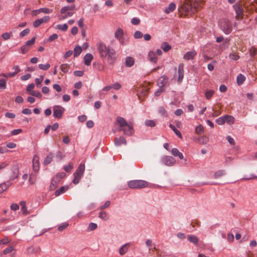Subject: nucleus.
Segmentation results:
<instances>
[{"label":"nucleus","mask_w":257,"mask_h":257,"mask_svg":"<svg viewBox=\"0 0 257 257\" xmlns=\"http://www.w3.org/2000/svg\"><path fill=\"white\" fill-rule=\"evenodd\" d=\"M97 49L100 57L106 59L108 64H112L115 62L117 59V55L114 49L107 47L102 42L97 43Z\"/></svg>","instance_id":"1"},{"label":"nucleus","mask_w":257,"mask_h":257,"mask_svg":"<svg viewBox=\"0 0 257 257\" xmlns=\"http://www.w3.org/2000/svg\"><path fill=\"white\" fill-rule=\"evenodd\" d=\"M116 122L119 125V131H122L125 135L131 136L134 133L133 126L131 123H128L124 118L118 116L116 118Z\"/></svg>","instance_id":"2"},{"label":"nucleus","mask_w":257,"mask_h":257,"mask_svg":"<svg viewBox=\"0 0 257 257\" xmlns=\"http://www.w3.org/2000/svg\"><path fill=\"white\" fill-rule=\"evenodd\" d=\"M148 182L142 180H134L128 182L127 185L131 189H142L148 186Z\"/></svg>","instance_id":"3"},{"label":"nucleus","mask_w":257,"mask_h":257,"mask_svg":"<svg viewBox=\"0 0 257 257\" xmlns=\"http://www.w3.org/2000/svg\"><path fill=\"white\" fill-rule=\"evenodd\" d=\"M85 170V165L83 164H80L78 166L76 172L73 174L74 179L73 182L75 184H77L82 176Z\"/></svg>","instance_id":"4"},{"label":"nucleus","mask_w":257,"mask_h":257,"mask_svg":"<svg viewBox=\"0 0 257 257\" xmlns=\"http://www.w3.org/2000/svg\"><path fill=\"white\" fill-rule=\"evenodd\" d=\"M219 26L222 31L226 34H229L232 30L230 22L226 19H222L219 23Z\"/></svg>","instance_id":"5"},{"label":"nucleus","mask_w":257,"mask_h":257,"mask_svg":"<svg viewBox=\"0 0 257 257\" xmlns=\"http://www.w3.org/2000/svg\"><path fill=\"white\" fill-rule=\"evenodd\" d=\"M192 9L191 5L187 3H185L179 8L178 10L181 15H186L190 12Z\"/></svg>","instance_id":"6"},{"label":"nucleus","mask_w":257,"mask_h":257,"mask_svg":"<svg viewBox=\"0 0 257 257\" xmlns=\"http://www.w3.org/2000/svg\"><path fill=\"white\" fill-rule=\"evenodd\" d=\"M162 162L167 166H172L175 164L176 160L171 156H165L162 158Z\"/></svg>","instance_id":"7"},{"label":"nucleus","mask_w":257,"mask_h":257,"mask_svg":"<svg viewBox=\"0 0 257 257\" xmlns=\"http://www.w3.org/2000/svg\"><path fill=\"white\" fill-rule=\"evenodd\" d=\"M64 108L62 106L56 105L53 107V115L56 117L60 118L62 117L64 111Z\"/></svg>","instance_id":"8"},{"label":"nucleus","mask_w":257,"mask_h":257,"mask_svg":"<svg viewBox=\"0 0 257 257\" xmlns=\"http://www.w3.org/2000/svg\"><path fill=\"white\" fill-rule=\"evenodd\" d=\"M12 174L10 176V180H13L19 177V168L17 165L13 166L11 168Z\"/></svg>","instance_id":"9"},{"label":"nucleus","mask_w":257,"mask_h":257,"mask_svg":"<svg viewBox=\"0 0 257 257\" xmlns=\"http://www.w3.org/2000/svg\"><path fill=\"white\" fill-rule=\"evenodd\" d=\"M233 7L236 15V19L238 20L241 19L243 17V9L238 5H235Z\"/></svg>","instance_id":"10"},{"label":"nucleus","mask_w":257,"mask_h":257,"mask_svg":"<svg viewBox=\"0 0 257 257\" xmlns=\"http://www.w3.org/2000/svg\"><path fill=\"white\" fill-rule=\"evenodd\" d=\"M49 20L50 17L49 16H44L43 18L41 19H37L36 21H35L33 23V26L35 28H37L42 24L48 22Z\"/></svg>","instance_id":"11"},{"label":"nucleus","mask_w":257,"mask_h":257,"mask_svg":"<svg viewBox=\"0 0 257 257\" xmlns=\"http://www.w3.org/2000/svg\"><path fill=\"white\" fill-rule=\"evenodd\" d=\"M184 65L183 64L181 63L178 66V81L179 83H181L184 77Z\"/></svg>","instance_id":"12"},{"label":"nucleus","mask_w":257,"mask_h":257,"mask_svg":"<svg viewBox=\"0 0 257 257\" xmlns=\"http://www.w3.org/2000/svg\"><path fill=\"white\" fill-rule=\"evenodd\" d=\"M33 167L35 171H38L39 169V157L35 155L33 159Z\"/></svg>","instance_id":"13"},{"label":"nucleus","mask_w":257,"mask_h":257,"mask_svg":"<svg viewBox=\"0 0 257 257\" xmlns=\"http://www.w3.org/2000/svg\"><path fill=\"white\" fill-rule=\"evenodd\" d=\"M196 55L197 52L194 50L189 51L184 54L183 58L187 60H191L193 59Z\"/></svg>","instance_id":"14"},{"label":"nucleus","mask_w":257,"mask_h":257,"mask_svg":"<svg viewBox=\"0 0 257 257\" xmlns=\"http://www.w3.org/2000/svg\"><path fill=\"white\" fill-rule=\"evenodd\" d=\"M168 82V78L165 76H162L158 80V85L160 87H164Z\"/></svg>","instance_id":"15"},{"label":"nucleus","mask_w":257,"mask_h":257,"mask_svg":"<svg viewBox=\"0 0 257 257\" xmlns=\"http://www.w3.org/2000/svg\"><path fill=\"white\" fill-rule=\"evenodd\" d=\"M114 144L116 146H119L122 144L126 145V141L123 137L115 138L114 139Z\"/></svg>","instance_id":"16"},{"label":"nucleus","mask_w":257,"mask_h":257,"mask_svg":"<svg viewBox=\"0 0 257 257\" xmlns=\"http://www.w3.org/2000/svg\"><path fill=\"white\" fill-rule=\"evenodd\" d=\"M93 56L90 54H86L84 57V63L87 66H89L91 64V61L93 59Z\"/></svg>","instance_id":"17"},{"label":"nucleus","mask_w":257,"mask_h":257,"mask_svg":"<svg viewBox=\"0 0 257 257\" xmlns=\"http://www.w3.org/2000/svg\"><path fill=\"white\" fill-rule=\"evenodd\" d=\"M12 185V183L10 181H8L0 184V194L6 191Z\"/></svg>","instance_id":"18"},{"label":"nucleus","mask_w":257,"mask_h":257,"mask_svg":"<svg viewBox=\"0 0 257 257\" xmlns=\"http://www.w3.org/2000/svg\"><path fill=\"white\" fill-rule=\"evenodd\" d=\"M187 238L190 242L194 243L195 245H198L199 239L196 235H188L187 236Z\"/></svg>","instance_id":"19"},{"label":"nucleus","mask_w":257,"mask_h":257,"mask_svg":"<svg viewBox=\"0 0 257 257\" xmlns=\"http://www.w3.org/2000/svg\"><path fill=\"white\" fill-rule=\"evenodd\" d=\"M150 87H149V84H146L145 86H143L142 88H140L139 91L143 96H146L148 94Z\"/></svg>","instance_id":"20"},{"label":"nucleus","mask_w":257,"mask_h":257,"mask_svg":"<svg viewBox=\"0 0 257 257\" xmlns=\"http://www.w3.org/2000/svg\"><path fill=\"white\" fill-rule=\"evenodd\" d=\"M176 9V5L174 3H171L169 4L168 8H167L164 12L166 14H169L171 12H172Z\"/></svg>","instance_id":"21"},{"label":"nucleus","mask_w":257,"mask_h":257,"mask_svg":"<svg viewBox=\"0 0 257 257\" xmlns=\"http://www.w3.org/2000/svg\"><path fill=\"white\" fill-rule=\"evenodd\" d=\"M148 57L150 61L156 63L157 61V57L155 52L151 51L149 53Z\"/></svg>","instance_id":"22"},{"label":"nucleus","mask_w":257,"mask_h":257,"mask_svg":"<svg viewBox=\"0 0 257 257\" xmlns=\"http://www.w3.org/2000/svg\"><path fill=\"white\" fill-rule=\"evenodd\" d=\"M68 189V186H62L59 189L55 191V195L56 196H59L61 194H62L64 193L66 191H67Z\"/></svg>","instance_id":"23"},{"label":"nucleus","mask_w":257,"mask_h":257,"mask_svg":"<svg viewBox=\"0 0 257 257\" xmlns=\"http://www.w3.org/2000/svg\"><path fill=\"white\" fill-rule=\"evenodd\" d=\"M134 59L131 57H127L125 58V65L127 67H132L134 64Z\"/></svg>","instance_id":"24"},{"label":"nucleus","mask_w":257,"mask_h":257,"mask_svg":"<svg viewBox=\"0 0 257 257\" xmlns=\"http://www.w3.org/2000/svg\"><path fill=\"white\" fill-rule=\"evenodd\" d=\"M74 8V5L71 6H65L62 8L60 12L61 14H65L67 12L73 11Z\"/></svg>","instance_id":"25"},{"label":"nucleus","mask_w":257,"mask_h":257,"mask_svg":"<svg viewBox=\"0 0 257 257\" xmlns=\"http://www.w3.org/2000/svg\"><path fill=\"white\" fill-rule=\"evenodd\" d=\"M229 58L233 60H237L240 58L238 53L237 52L232 51L229 54Z\"/></svg>","instance_id":"26"},{"label":"nucleus","mask_w":257,"mask_h":257,"mask_svg":"<svg viewBox=\"0 0 257 257\" xmlns=\"http://www.w3.org/2000/svg\"><path fill=\"white\" fill-rule=\"evenodd\" d=\"M73 13L71 12H67L65 14H61L59 16V19L60 20H63L67 18L68 17H71Z\"/></svg>","instance_id":"27"},{"label":"nucleus","mask_w":257,"mask_h":257,"mask_svg":"<svg viewBox=\"0 0 257 257\" xmlns=\"http://www.w3.org/2000/svg\"><path fill=\"white\" fill-rule=\"evenodd\" d=\"M128 244H125L122 245L119 250V252L120 255L124 254L127 251L128 248Z\"/></svg>","instance_id":"28"},{"label":"nucleus","mask_w":257,"mask_h":257,"mask_svg":"<svg viewBox=\"0 0 257 257\" xmlns=\"http://www.w3.org/2000/svg\"><path fill=\"white\" fill-rule=\"evenodd\" d=\"M225 174V171L223 170H218L215 172L214 177L215 179L219 178Z\"/></svg>","instance_id":"29"},{"label":"nucleus","mask_w":257,"mask_h":257,"mask_svg":"<svg viewBox=\"0 0 257 257\" xmlns=\"http://www.w3.org/2000/svg\"><path fill=\"white\" fill-rule=\"evenodd\" d=\"M53 155L52 153H50L45 159L44 163L45 165H48L50 164L53 159Z\"/></svg>","instance_id":"30"},{"label":"nucleus","mask_w":257,"mask_h":257,"mask_svg":"<svg viewBox=\"0 0 257 257\" xmlns=\"http://www.w3.org/2000/svg\"><path fill=\"white\" fill-rule=\"evenodd\" d=\"M245 79V76L243 75L240 74L237 77V84L239 85H241L243 83V82L244 81Z\"/></svg>","instance_id":"31"},{"label":"nucleus","mask_w":257,"mask_h":257,"mask_svg":"<svg viewBox=\"0 0 257 257\" xmlns=\"http://www.w3.org/2000/svg\"><path fill=\"white\" fill-rule=\"evenodd\" d=\"M225 117V122H226L229 124H231L234 123V117L231 115H224Z\"/></svg>","instance_id":"32"},{"label":"nucleus","mask_w":257,"mask_h":257,"mask_svg":"<svg viewBox=\"0 0 257 257\" xmlns=\"http://www.w3.org/2000/svg\"><path fill=\"white\" fill-rule=\"evenodd\" d=\"M82 52V48L80 46H76L74 48V56L77 57Z\"/></svg>","instance_id":"33"},{"label":"nucleus","mask_w":257,"mask_h":257,"mask_svg":"<svg viewBox=\"0 0 257 257\" xmlns=\"http://www.w3.org/2000/svg\"><path fill=\"white\" fill-rule=\"evenodd\" d=\"M68 25L66 24L63 25H57L55 27V29L62 30L63 31H66L68 29Z\"/></svg>","instance_id":"34"},{"label":"nucleus","mask_w":257,"mask_h":257,"mask_svg":"<svg viewBox=\"0 0 257 257\" xmlns=\"http://www.w3.org/2000/svg\"><path fill=\"white\" fill-rule=\"evenodd\" d=\"M98 217L104 220H107L109 218L108 214L104 211H101Z\"/></svg>","instance_id":"35"},{"label":"nucleus","mask_w":257,"mask_h":257,"mask_svg":"<svg viewBox=\"0 0 257 257\" xmlns=\"http://www.w3.org/2000/svg\"><path fill=\"white\" fill-rule=\"evenodd\" d=\"M249 53L251 57H253L257 54V49L253 46H252L249 50Z\"/></svg>","instance_id":"36"},{"label":"nucleus","mask_w":257,"mask_h":257,"mask_svg":"<svg viewBox=\"0 0 257 257\" xmlns=\"http://www.w3.org/2000/svg\"><path fill=\"white\" fill-rule=\"evenodd\" d=\"M123 34V31L120 29H117L115 32V37L117 39H120Z\"/></svg>","instance_id":"37"},{"label":"nucleus","mask_w":257,"mask_h":257,"mask_svg":"<svg viewBox=\"0 0 257 257\" xmlns=\"http://www.w3.org/2000/svg\"><path fill=\"white\" fill-rule=\"evenodd\" d=\"M61 70L64 73H67L69 69V65L67 64H63L60 66Z\"/></svg>","instance_id":"38"},{"label":"nucleus","mask_w":257,"mask_h":257,"mask_svg":"<svg viewBox=\"0 0 257 257\" xmlns=\"http://www.w3.org/2000/svg\"><path fill=\"white\" fill-rule=\"evenodd\" d=\"M214 91L213 90H207L205 93V96L207 99H209L214 94Z\"/></svg>","instance_id":"39"},{"label":"nucleus","mask_w":257,"mask_h":257,"mask_svg":"<svg viewBox=\"0 0 257 257\" xmlns=\"http://www.w3.org/2000/svg\"><path fill=\"white\" fill-rule=\"evenodd\" d=\"M169 126L173 130L176 135L178 136L180 138H182V135L179 131L175 128V127L172 124L169 125Z\"/></svg>","instance_id":"40"},{"label":"nucleus","mask_w":257,"mask_h":257,"mask_svg":"<svg viewBox=\"0 0 257 257\" xmlns=\"http://www.w3.org/2000/svg\"><path fill=\"white\" fill-rule=\"evenodd\" d=\"M50 65L49 63H46L45 64H40L39 65V68L41 70H47L50 67Z\"/></svg>","instance_id":"41"},{"label":"nucleus","mask_w":257,"mask_h":257,"mask_svg":"<svg viewBox=\"0 0 257 257\" xmlns=\"http://www.w3.org/2000/svg\"><path fill=\"white\" fill-rule=\"evenodd\" d=\"M73 168V164L72 163H69L68 165L64 166V169L67 172H70Z\"/></svg>","instance_id":"42"},{"label":"nucleus","mask_w":257,"mask_h":257,"mask_svg":"<svg viewBox=\"0 0 257 257\" xmlns=\"http://www.w3.org/2000/svg\"><path fill=\"white\" fill-rule=\"evenodd\" d=\"M216 122L218 124L222 125L224 124L225 122V117H224V116L220 117L216 120Z\"/></svg>","instance_id":"43"},{"label":"nucleus","mask_w":257,"mask_h":257,"mask_svg":"<svg viewBox=\"0 0 257 257\" xmlns=\"http://www.w3.org/2000/svg\"><path fill=\"white\" fill-rule=\"evenodd\" d=\"M29 93L30 95L35 96V97H38V98H41V97H42L41 93L39 91H38L34 90V91L30 92Z\"/></svg>","instance_id":"44"},{"label":"nucleus","mask_w":257,"mask_h":257,"mask_svg":"<svg viewBox=\"0 0 257 257\" xmlns=\"http://www.w3.org/2000/svg\"><path fill=\"white\" fill-rule=\"evenodd\" d=\"M97 227V225L95 223H89L88 227V229L89 231H92L96 229Z\"/></svg>","instance_id":"45"},{"label":"nucleus","mask_w":257,"mask_h":257,"mask_svg":"<svg viewBox=\"0 0 257 257\" xmlns=\"http://www.w3.org/2000/svg\"><path fill=\"white\" fill-rule=\"evenodd\" d=\"M162 48L163 49V50L165 52H168V51H169L171 49V47L170 45L168 44L167 43H164L162 46Z\"/></svg>","instance_id":"46"},{"label":"nucleus","mask_w":257,"mask_h":257,"mask_svg":"<svg viewBox=\"0 0 257 257\" xmlns=\"http://www.w3.org/2000/svg\"><path fill=\"white\" fill-rule=\"evenodd\" d=\"M56 178H54L50 185V188L51 190H53L55 189L57 186V181L55 180Z\"/></svg>","instance_id":"47"},{"label":"nucleus","mask_w":257,"mask_h":257,"mask_svg":"<svg viewBox=\"0 0 257 257\" xmlns=\"http://www.w3.org/2000/svg\"><path fill=\"white\" fill-rule=\"evenodd\" d=\"M199 141L200 143L202 144H206L208 142V139L205 136H202L199 139Z\"/></svg>","instance_id":"48"},{"label":"nucleus","mask_w":257,"mask_h":257,"mask_svg":"<svg viewBox=\"0 0 257 257\" xmlns=\"http://www.w3.org/2000/svg\"><path fill=\"white\" fill-rule=\"evenodd\" d=\"M37 12H41L45 14H50L52 12V11L48 8H41L39 10H37Z\"/></svg>","instance_id":"49"},{"label":"nucleus","mask_w":257,"mask_h":257,"mask_svg":"<svg viewBox=\"0 0 257 257\" xmlns=\"http://www.w3.org/2000/svg\"><path fill=\"white\" fill-rule=\"evenodd\" d=\"M58 38V36L56 34H54L50 36L49 38L47 39V42H52L54 40L57 39Z\"/></svg>","instance_id":"50"},{"label":"nucleus","mask_w":257,"mask_h":257,"mask_svg":"<svg viewBox=\"0 0 257 257\" xmlns=\"http://www.w3.org/2000/svg\"><path fill=\"white\" fill-rule=\"evenodd\" d=\"M195 132L198 134H201L203 132V126L200 125L196 126L195 128Z\"/></svg>","instance_id":"51"},{"label":"nucleus","mask_w":257,"mask_h":257,"mask_svg":"<svg viewBox=\"0 0 257 257\" xmlns=\"http://www.w3.org/2000/svg\"><path fill=\"white\" fill-rule=\"evenodd\" d=\"M143 33L139 31H137L135 32L134 36L136 39L141 38L143 37Z\"/></svg>","instance_id":"52"},{"label":"nucleus","mask_w":257,"mask_h":257,"mask_svg":"<svg viewBox=\"0 0 257 257\" xmlns=\"http://www.w3.org/2000/svg\"><path fill=\"white\" fill-rule=\"evenodd\" d=\"M158 111H159V113L162 115H167L165 109L162 106L159 107Z\"/></svg>","instance_id":"53"},{"label":"nucleus","mask_w":257,"mask_h":257,"mask_svg":"<svg viewBox=\"0 0 257 257\" xmlns=\"http://www.w3.org/2000/svg\"><path fill=\"white\" fill-rule=\"evenodd\" d=\"M11 35L12 33H5L2 35V37L5 40H7L10 38Z\"/></svg>","instance_id":"54"},{"label":"nucleus","mask_w":257,"mask_h":257,"mask_svg":"<svg viewBox=\"0 0 257 257\" xmlns=\"http://www.w3.org/2000/svg\"><path fill=\"white\" fill-rule=\"evenodd\" d=\"M68 226V224L67 223H64L58 227V229L59 231H62L64 229L66 228Z\"/></svg>","instance_id":"55"},{"label":"nucleus","mask_w":257,"mask_h":257,"mask_svg":"<svg viewBox=\"0 0 257 257\" xmlns=\"http://www.w3.org/2000/svg\"><path fill=\"white\" fill-rule=\"evenodd\" d=\"M145 124L146 125L150 126L151 127L154 126L155 125V122L152 120H146Z\"/></svg>","instance_id":"56"},{"label":"nucleus","mask_w":257,"mask_h":257,"mask_svg":"<svg viewBox=\"0 0 257 257\" xmlns=\"http://www.w3.org/2000/svg\"><path fill=\"white\" fill-rule=\"evenodd\" d=\"M110 205V202L109 201H106L105 203L100 207V210H103L108 207Z\"/></svg>","instance_id":"57"},{"label":"nucleus","mask_w":257,"mask_h":257,"mask_svg":"<svg viewBox=\"0 0 257 257\" xmlns=\"http://www.w3.org/2000/svg\"><path fill=\"white\" fill-rule=\"evenodd\" d=\"M30 33V30L29 29H26L20 33V36L23 37L27 35Z\"/></svg>","instance_id":"58"},{"label":"nucleus","mask_w":257,"mask_h":257,"mask_svg":"<svg viewBox=\"0 0 257 257\" xmlns=\"http://www.w3.org/2000/svg\"><path fill=\"white\" fill-rule=\"evenodd\" d=\"M0 88H6V82L5 80L3 79H0Z\"/></svg>","instance_id":"59"},{"label":"nucleus","mask_w":257,"mask_h":257,"mask_svg":"<svg viewBox=\"0 0 257 257\" xmlns=\"http://www.w3.org/2000/svg\"><path fill=\"white\" fill-rule=\"evenodd\" d=\"M13 250H14L13 247L12 246H10L8 248H6L4 250V254H8V253L11 252Z\"/></svg>","instance_id":"60"},{"label":"nucleus","mask_w":257,"mask_h":257,"mask_svg":"<svg viewBox=\"0 0 257 257\" xmlns=\"http://www.w3.org/2000/svg\"><path fill=\"white\" fill-rule=\"evenodd\" d=\"M112 88H113L115 90H118L121 88V85L119 83L116 82L111 85Z\"/></svg>","instance_id":"61"},{"label":"nucleus","mask_w":257,"mask_h":257,"mask_svg":"<svg viewBox=\"0 0 257 257\" xmlns=\"http://www.w3.org/2000/svg\"><path fill=\"white\" fill-rule=\"evenodd\" d=\"M21 51H22V53L23 54H25L27 52H28L29 51V48L27 46H26V45L23 46L22 47H21Z\"/></svg>","instance_id":"62"},{"label":"nucleus","mask_w":257,"mask_h":257,"mask_svg":"<svg viewBox=\"0 0 257 257\" xmlns=\"http://www.w3.org/2000/svg\"><path fill=\"white\" fill-rule=\"evenodd\" d=\"M132 23L134 25H137L140 23V20L136 18H134L132 20Z\"/></svg>","instance_id":"63"},{"label":"nucleus","mask_w":257,"mask_h":257,"mask_svg":"<svg viewBox=\"0 0 257 257\" xmlns=\"http://www.w3.org/2000/svg\"><path fill=\"white\" fill-rule=\"evenodd\" d=\"M24 101L23 97L21 96H17L15 98V102L18 103H22Z\"/></svg>","instance_id":"64"}]
</instances>
